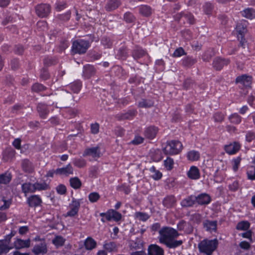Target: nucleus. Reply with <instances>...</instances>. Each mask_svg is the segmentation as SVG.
<instances>
[{"instance_id":"obj_49","label":"nucleus","mask_w":255,"mask_h":255,"mask_svg":"<svg viewBox=\"0 0 255 255\" xmlns=\"http://www.w3.org/2000/svg\"><path fill=\"white\" fill-rule=\"evenodd\" d=\"M174 162L172 158L171 157H168L164 161V165L165 167L168 170H171L173 168Z\"/></svg>"},{"instance_id":"obj_16","label":"nucleus","mask_w":255,"mask_h":255,"mask_svg":"<svg viewBox=\"0 0 255 255\" xmlns=\"http://www.w3.org/2000/svg\"><path fill=\"white\" fill-rule=\"evenodd\" d=\"M247 25L246 21H244L239 22L236 26V32L238 39H240V36H244L245 34L247 32Z\"/></svg>"},{"instance_id":"obj_29","label":"nucleus","mask_w":255,"mask_h":255,"mask_svg":"<svg viewBox=\"0 0 255 255\" xmlns=\"http://www.w3.org/2000/svg\"><path fill=\"white\" fill-rule=\"evenodd\" d=\"M12 178L11 174L6 171L2 174H0V184H7L10 182Z\"/></svg>"},{"instance_id":"obj_43","label":"nucleus","mask_w":255,"mask_h":255,"mask_svg":"<svg viewBox=\"0 0 255 255\" xmlns=\"http://www.w3.org/2000/svg\"><path fill=\"white\" fill-rule=\"evenodd\" d=\"M103 247L107 251L112 252L116 249L117 246L114 242H105L103 245Z\"/></svg>"},{"instance_id":"obj_1","label":"nucleus","mask_w":255,"mask_h":255,"mask_svg":"<svg viewBox=\"0 0 255 255\" xmlns=\"http://www.w3.org/2000/svg\"><path fill=\"white\" fill-rule=\"evenodd\" d=\"M159 241L165 245L167 247L172 249L181 246L183 241L176 240L179 234L175 229L168 227H164L159 231Z\"/></svg>"},{"instance_id":"obj_36","label":"nucleus","mask_w":255,"mask_h":255,"mask_svg":"<svg viewBox=\"0 0 255 255\" xmlns=\"http://www.w3.org/2000/svg\"><path fill=\"white\" fill-rule=\"evenodd\" d=\"M71 186L75 189L80 188L82 183L81 180L77 177L71 178L69 180Z\"/></svg>"},{"instance_id":"obj_24","label":"nucleus","mask_w":255,"mask_h":255,"mask_svg":"<svg viewBox=\"0 0 255 255\" xmlns=\"http://www.w3.org/2000/svg\"><path fill=\"white\" fill-rule=\"evenodd\" d=\"M176 202L175 197L173 195L166 196L163 200L162 204L164 207L169 208L175 204Z\"/></svg>"},{"instance_id":"obj_63","label":"nucleus","mask_w":255,"mask_h":255,"mask_svg":"<svg viewBox=\"0 0 255 255\" xmlns=\"http://www.w3.org/2000/svg\"><path fill=\"white\" fill-rule=\"evenodd\" d=\"M246 141L248 142H251L253 140L255 139V132L253 131H249L247 132L246 135Z\"/></svg>"},{"instance_id":"obj_44","label":"nucleus","mask_w":255,"mask_h":255,"mask_svg":"<svg viewBox=\"0 0 255 255\" xmlns=\"http://www.w3.org/2000/svg\"><path fill=\"white\" fill-rule=\"evenodd\" d=\"M229 120L233 124H239L241 122L242 118L238 114L235 113L229 117Z\"/></svg>"},{"instance_id":"obj_33","label":"nucleus","mask_w":255,"mask_h":255,"mask_svg":"<svg viewBox=\"0 0 255 255\" xmlns=\"http://www.w3.org/2000/svg\"><path fill=\"white\" fill-rule=\"evenodd\" d=\"M152 12V8L148 5H142L139 7V13L144 16H149Z\"/></svg>"},{"instance_id":"obj_38","label":"nucleus","mask_w":255,"mask_h":255,"mask_svg":"<svg viewBox=\"0 0 255 255\" xmlns=\"http://www.w3.org/2000/svg\"><path fill=\"white\" fill-rule=\"evenodd\" d=\"M22 190L24 193L34 192V184L30 183H25L22 185Z\"/></svg>"},{"instance_id":"obj_7","label":"nucleus","mask_w":255,"mask_h":255,"mask_svg":"<svg viewBox=\"0 0 255 255\" xmlns=\"http://www.w3.org/2000/svg\"><path fill=\"white\" fill-rule=\"evenodd\" d=\"M55 174L60 176H68L73 174V168L69 163L66 167L56 169L55 170Z\"/></svg>"},{"instance_id":"obj_46","label":"nucleus","mask_w":255,"mask_h":255,"mask_svg":"<svg viewBox=\"0 0 255 255\" xmlns=\"http://www.w3.org/2000/svg\"><path fill=\"white\" fill-rule=\"evenodd\" d=\"M34 184V192H35L36 190L40 191V190H47L48 188V185L45 183H39V182H36Z\"/></svg>"},{"instance_id":"obj_61","label":"nucleus","mask_w":255,"mask_h":255,"mask_svg":"<svg viewBox=\"0 0 255 255\" xmlns=\"http://www.w3.org/2000/svg\"><path fill=\"white\" fill-rule=\"evenodd\" d=\"M151 171H153V174L151 175L152 177L155 180H158L162 177V173L158 170H155L154 167H152L150 168Z\"/></svg>"},{"instance_id":"obj_64","label":"nucleus","mask_w":255,"mask_h":255,"mask_svg":"<svg viewBox=\"0 0 255 255\" xmlns=\"http://www.w3.org/2000/svg\"><path fill=\"white\" fill-rule=\"evenodd\" d=\"M139 241L137 242L136 241H131L129 243V248L130 250H137L140 248Z\"/></svg>"},{"instance_id":"obj_22","label":"nucleus","mask_w":255,"mask_h":255,"mask_svg":"<svg viewBox=\"0 0 255 255\" xmlns=\"http://www.w3.org/2000/svg\"><path fill=\"white\" fill-rule=\"evenodd\" d=\"M95 68L90 65H87L84 67L83 73V76L87 79H89L95 74Z\"/></svg>"},{"instance_id":"obj_19","label":"nucleus","mask_w":255,"mask_h":255,"mask_svg":"<svg viewBox=\"0 0 255 255\" xmlns=\"http://www.w3.org/2000/svg\"><path fill=\"white\" fill-rule=\"evenodd\" d=\"M158 131V128L154 126L147 128L144 130V135L149 139L154 138Z\"/></svg>"},{"instance_id":"obj_15","label":"nucleus","mask_w":255,"mask_h":255,"mask_svg":"<svg viewBox=\"0 0 255 255\" xmlns=\"http://www.w3.org/2000/svg\"><path fill=\"white\" fill-rule=\"evenodd\" d=\"M148 255H163V250L156 245H151L148 249Z\"/></svg>"},{"instance_id":"obj_37","label":"nucleus","mask_w":255,"mask_h":255,"mask_svg":"<svg viewBox=\"0 0 255 255\" xmlns=\"http://www.w3.org/2000/svg\"><path fill=\"white\" fill-rule=\"evenodd\" d=\"M21 166L23 170L26 172L30 173L33 171L32 165L27 159H24L22 161Z\"/></svg>"},{"instance_id":"obj_31","label":"nucleus","mask_w":255,"mask_h":255,"mask_svg":"<svg viewBox=\"0 0 255 255\" xmlns=\"http://www.w3.org/2000/svg\"><path fill=\"white\" fill-rule=\"evenodd\" d=\"M197 62V59L191 56H187L182 59L183 66L190 67Z\"/></svg>"},{"instance_id":"obj_23","label":"nucleus","mask_w":255,"mask_h":255,"mask_svg":"<svg viewBox=\"0 0 255 255\" xmlns=\"http://www.w3.org/2000/svg\"><path fill=\"white\" fill-rule=\"evenodd\" d=\"M177 228L179 231H183L185 233H191L193 231L192 227L184 221L179 222L177 224Z\"/></svg>"},{"instance_id":"obj_13","label":"nucleus","mask_w":255,"mask_h":255,"mask_svg":"<svg viewBox=\"0 0 255 255\" xmlns=\"http://www.w3.org/2000/svg\"><path fill=\"white\" fill-rule=\"evenodd\" d=\"M27 203L31 207H36L41 205L42 200L38 195H32L27 199Z\"/></svg>"},{"instance_id":"obj_34","label":"nucleus","mask_w":255,"mask_h":255,"mask_svg":"<svg viewBox=\"0 0 255 255\" xmlns=\"http://www.w3.org/2000/svg\"><path fill=\"white\" fill-rule=\"evenodd\" d=\"M69 87L74 93H78L82 87L81 82L80 81H74L69 85Z\"/></svg>"},{"instance_id":"obj_5","label":"nucleus","mask_w":255,"mask_h":255,"mask_svg":"<svg viewBox=\"0 0 255 255\" xmlns=\"http://www.w3.org/2000/svg\"><path fill=\"white\" fill-rule=\"evenodd\" d=\"M36 14L41 17H46L51 11V7L48 4H40L35 7Z\"/></svg>"},{"instance_id":"obj_2","label":"nucleus","mask_w":255,"mask_h":255,"mask_svg":"<svg viewBox=\"0 0 255 255\" xmlns=\"http://www.w3.org/2000/svg\"><path fill=\"white\" fill-rule=\"evenodd\" d=\"M218 245V240L205 239L201 241L198 246L200 253L205 255H211Z\"/></svg>"},{"instance_id":"obj_39","label":"nucleus","mask_w":255,"mask_h":255,"mask_svg":"<svg viewBox=\"0 0 255 255\" xmlns=\"http://www.w3.org/2000/svg\"><path fill=\"white\" fill-rule=\"evenodd\" d=\"M11 248L6 244L5 241L0 240V255L7 254Z\"/></svg>"},{"instance_id":"obj_55","label":"nucleus","mask_w":255,"mask_h":255,"mask_svg":"<svg viewBox=\"0 0 255 255\" xmlns=\"http://www.w3.org/2000/svg\"><path fill=\"white\" fill-rule=\"evenodd\" d=\"M31 89L33 92H39L45 90L46 87L39 83H35L32 86Z\"/></svg>"},{"instance_id":"obj_32","label":"nucleus","mask_w":255,"mask_h":255,"mask_svg":"<svg viewBox=\"0 0 255 255\" xmlns=\"http://www.w3.org/2000/svg\"><path fill=\"white\" fill-rule=\"evenodd\" d=\"M200 154L197 151L193 150L189 151L187 154V157L189 160L194 161L199 159Z\"/></svg>"},{"instance_id":"obj_57","label":"nucleus","mask_w":255,"mask_h":255,"mask_svg":"<svg viewBox=\"0 0 255 255\" xmlns=\"http://www.w3.org/2000/svg\"><path fill=\"white\" fill-rule=\"evenodd\" d=\"M135 216L137 218H138L139 220L142 221H146L148 219L149 216L148 215L145 213L142 212H136L135 213Z\"/></svg>"},{"instance_id":"obj_25","label":"nucleus","mask_w":255,"mask_h":255,"mask_svg":"<svg viewBox=\"0 0 255 255\" xmlns=\"http://www.w3.org/2000/svg\"><path fill=\"white\" fill-rule=\"evenodd\" d=\"M37 110L40 117L43 119L46 118L49 113L47 106L42 103H40L37 105Z\"/></svg>"},{"instance_id":"obj_59","label":"nucleus","mask_w":255,"mask_h":255,"mask_svg":"<svg viewBox=\"0 0 255 255\" xmlns=\"http://www.w3.org/2000/svg\"><path fill=\"white\" fill-rule=\"evenodd\" d=\"M213 56V53L212 50H209L206 51L202 56V59L204 61H209L212 56Z\"/></svg>"},{"instance_id":"obj_47","label":"nucleus","mask_w":255,"mask_h":255,"mask_svg":"<svg viewBox=\"0 0 255 255\" xmlns=\"http://www.w3.org/2000/svg\"><path fill=\"white\" fill-rule=\"evenodd\" d=\"M73 163L75 166L78 168L84 167L86 165V160L83 158H74Z\"/></svg>"},{"instance_id":"obj_42","label":"nucleus","mask_w":255,"mask_h":255,"mask_svg":"<svg viewBox=\"0 0 255 255\" xmlns=\"http://www.w3.org/2000/svg\"><path fill=\"white\" fill-rule=\"evenodd\" d=\"M118 58L126 59L128 56V52L126 47L122 46L119 50L117 54Z\"/></svg>"},{"instance_id":"obj_45","label":"nucleus","mask_w":255,"mask_h":255,"mask_svg":"<svg viewBox=\"0 0 255 255\" xmlns=\"http://www.w3.org/2000/svg\"><path fill=\"white\" fill-rule=\"evenodd\" d=\"M182 16L184 17L183 20L184 22L186 20L190 24H193L194 23V18L193 15L191 13L188 12H184V13H183Z\"/></svg>"},{"instance_id":"obj_10","label":"nucleus","mask_w":255,"mask_h":255,"mask_svg":"<svg viewBox=\"0 0 255 255\" xmlns=\"http://www.w3.org/2000/svg\"><path fill=\"white\" fill-rule=\"evenodd\" d=\"M236 82L238 84H240L241 86L247 87H250L252 84V77L247 75H243L238 76L236 80Z\"/></svg>"},{"instance_id":"obj_50","label":"nucleus","mask_w":255,"mask_h":255,"mask_svg":"<svg viewBox=\"0 0 255 255\" xmlns=\"http://www.w3.org/2000/svg\"><path fill=\"white\" fill-rule=\"evenodd\" d=\"M250 228V223L247 221H243L239 223L237 225L238 230H247Z\"/></svg>"},{"instance_id":"obj_53","label":"nucleus","mask_w":255,"mask_h":255,"mask_svg":"<svg viewBox=\"0 0 255 255\" xmlns=\"http://www.w3.org/2000/svg\"><path fill=\"white\" fill-rule=\"evenodd\" d=\"M89 201L92 203L97 202L100 198L99 194L97 192L91 193L88 196Z\"/></svg>"},{"instance_id":"obj_14","label":"nucleus","mask_w":255,"mask_h":255,"mask_svg":"<svg viewBox=\"0 0 255 255\" xmlns=\"http://www.w3.org/2000/svg\"><path fill=\"white\" fill-rule=\"evenodd\" d=\"M47 251L46 245L44 242H42L39 244L36 245L32 250V252L36 255L45 254Z\"/></svg>"},{"instance_id":"obj_18","label":"nucleus","mask_w":255,"mask_h":255,"mask_svg":"<svg viewBox=\"0 0 255 255\" xmlns=\"http://www.w3.org/2000/svg\"><path fill=\"white\" fill-rule=\"evenodd\" d=\"M121 4L120 0H109L105 8L107 11H111L117 9Z\"/></svg>"},{"instance_id":"obj_41","label":"nucleus","mask_w":255,"mask_h":255,"mask_svg":"<svg viewBox=\"0 0 255 255\" xmlns=\"http://www.w3.org/2000/svg\"><path fill=\"white\" fill-rule=\"evenodd\" d=\"M146 54L145 51L140 48H136L134 50L132 56L135 59H139Z\"/></svg>"},{"instance_id":"obj_40","label":"nucleus","mask_w":255,"mask_h":255,"mask_svg":"<svg viewBox=\"0 0 255 255\" xmlns=\"http://www.w3.org/2000/svg\"><path fill=\"white\" fill-rule=\"evenodd\" d=\"M65 239L62 236H57L52 240V243L57 247L63 246L65 243Z\"/></svg>"},{"instance_id":"obj_35","label":"nucleus","mask_w":255,"mask_h":255,"mask_svg":"<svg viewBox=\"0 0 255 255\" xmlns=\"http://www.w3.org/2000/svg\"><path fill=\"white\" fill-rule=\"evenodd\" d=\"M241 13L242 15L247 18L253 19L255 17V10L252 8L245 9Z\"/></svg>"},{"instance_id":"obj_51","label":"nucleus","mask_w":255,"mask_h":255,"mask_svg":"<svg viewBox=\"0 0 255 255\" xmlns=\"http://www.w3.org/2000/svg\"><path fill=\"white\" fill-rule=\"evenodd\" d=\"M136 114V112L134 110L129 111L127 113L122 114L121 116V119H130L134 117Z\"/></svg>"},{"instance_id":"obj_3","label":"nucleus","mask_w":255,"mask_h":255,"mask_svg":"<svg viewBox=\"0 0 255 255\" xmlns=\"http://www.w3.org/2000/svg\"><path fill=\"white\" fill-rule=\"evenodd\" d=\"M182 144L177 140L168 141L163 148L165 154L175 155L180 153L182 149Z\"/></svg>"},{"instance_id":"obj_6","label":"nucleus","mask_w":255,"mask_h":255,"mask_svg":"<svg viewBox=\"0 0 255 255\" xmlns=\"http://www.w3.org/2000/svg\"><path fill=\"white\" fill-rule=\"evenodd\" d=\"M80 206V203L79 201L73 200L69 205L70 210L65 215V217H74L78 214Z\"/></svg>"},{"instance_id":"obj_27","label":"nucleus","mask_w":255,"mask_h":255,"mask_svg":"<svg viewBox=\"0 0 255 255\" xmlns=\"http://www.w3.org/2000/svg\"><path fill=\"white\" fill-rule=\"evenodd\" d=\"M217 222L216 221L206 220L204 223V227L209 232H215L217 229Z\"/></svg>"},{"instance_id":"obj_48","label":"nucleus","mask_w":255,"mask_h":255,"mask_svg":"<svg viewBox=\"0 0 255 255\" xmlns=\"http://www.w3.org/2000/svg\"><path fill=\"white\" fill-rule=\"evenodd\" d=\"M101 44L105 47L106 48H110L112 47L113 45V42L110 39V38L107 36H104L101 40Z\"/></svg>"},{"instance_id":"obj_60","label":"nucleus","mask_w":255,"mask_h":255,"mask_svg":"<svg viewBox=\"0 0 255 255\" xmlns=\"http://www.w3.org/2000/svg\"><path fill=\"white\" fill-rule=\"evenodd\" d=\"M186 55V52L182 47L176 49L172 54L174 57H179L182 55Z\"/></svg>"},{"instance_id":"obj_30","label":"nucleus","mask_w":255,"mask_h":255,"mask_svg":"<svg viewBox=\"0 0 255 255\" xmlns=\"http://www.w3.org/2000/svg\"><path fill=\"white\" fill-rule=\"evenodd\" d=\"M154 102L149 99H141L138 103V107L142 108H149L153 107Z\"/></svg>"},{"instance_id":"obj_9","label":"nucleus","mask_w":255,"mask_h":255,"mask_svg":"<svg viewBox=\"0 0 255 255\" xmlns=\"http://www.w3.org/2000/svg\"><path fill=\"white\" fill-rule=\"evenodd\" d=\"M83 156H91L94 158H99L101 156L99 147H93L86 148L83 154Z\"/></svg>"},{"instance_id":"obj_58","label":"nucleus","mask_w":255,"mask_h":255,"mask_svg":"<svg viewBox=\"0 0 255 255\" xmlns=\"http://www.w3.org/2000/svg\"><path fill=\"white\" fill-rule=\"evenodd\" d=\"M248 178L251 180L255 179V167L252 166L250 167L247 171Z\"/></svg>"},{"instance_id":"obj_20","label":"nucleus","mask_w":255,"mask_h":255,"mask_svg":"<svg viewBox=\"0 0 255 255\" xmlns=\"http://www.w3.org/2000/svg\"><path fill=\"white\" fill-rule=\"evenodd\" d=\"M187 175L188 177L191 179H198L200 177L199 169L196 166H191L189 170L188 171Z\"/></svg>"},{"instance_id":"obj_52","label":"nucleus","mask_w":255,"mask_h":255,"mask_svg":"<svg viewBox=\"0 0 255 255\" xmlns=\"http://www.w3.org/2000/svg\"><path fill=\"white\" fill-rule=\"evenodd\" d=\"M124 20L128 23H132L135 21V18L130 12H127L124 16Z\"/></svg>"},{"instance_id":"obj_12","label":"nucleus","mask_w":255,"mask_h":255,"mask_svg":"<svg viewBox=\"0 0 255 255\" xmlns=\"http://www.w3.org/2000/svg\"><path fill=\"white\" fill-rule=\"evenodd\" d=\"M211 202L210 196L206 193L201 194L196 196V202L199 205H207Z\"/></svg>"},{"instance_id":"obj_56","label":"nucleus","mask_w":255,"mask_h":255,"mask_svg":"<svg viewBox=\"0 0 255 255\" xmlns=\"http://www.w3.org/2000/svg\"><path fill=\"white\" fill-rule=\"evenodd\" d=\"M241 161V158L240 157H237L234 158L232 161L233 169L234 171H237L239 168L240 162Z\"/></svg>"},{"instance_id":"obj_26","label":"nucleus","mask_w":255,"mask_h":255,"mask_svg":"<svg viewBox=\"0 0 255 255\" xmlns=\"http://www.w3.org/2000/svg\"><path fill=\"white\" fill-rule=\"evenodd\" d=\"M14 247L17 249L28 248L30 246V240H22L17 239L14 243Z\"/></svg>"},{"instance_id":"obj_11","label":"nucleus","mask_w":255,"mask_h":255,"mask_svg":"<svg viewBox=\"0 0 255 255\" xmlns=\"http://www.w3.org/2000/svg\"><path fill=\"white\" fill-rule=\"evenodd\" d=\"M241 145L238 142L233 143L225 146V150L229 154H234L238 152L240 149Z\"/></svg>"},{"instance_id":"obj_21","label":"nucleus","mask_w":255,"mask_h":255,"mask_svg":"<svg viewBox=\"0 0 255 255\" xmlns=\"http://www.w3.org/2000/svg\"><path fill=\"white\" fill-rule=\"evenodd\" d=\"M122 218V214L113 209L108 211L107 220L111 221L113 219L115 221H119Z\"/></svg>"},{"instance_id":"obj_28","label":"nucleus","mask_w":255,"mask_h":255,"mask_svg":"<svg viewBox=\"0 0 255 255\" xmlns=\"http://www.w3.org/2000/svg\"><path fill=\"white\" fill-rule=\"evenodd\" d=\"M84 246L87 250H92L96 248L97 242L91 237H88L84 242Z\"/></svg>"},{"instance_id":"obj_62","label":"nucleus","mask_w":255,"mask_h":255,"mask_svg":"<svg viewBox=\"0 0 255 255\" xmlns=\"http://www.w3.org/2000/svg\"><path fill=\"white\" fill-rule=\"evenodd\" d=\"M2 201L3 202V205L0 207V210H5L7 209L11 204V201L10 200H6L4 198H2Z\"/></svg>"},{"instance_id":"obj_17","label":"nucleus","mask_w":255,"mask_h":255,"mask_svg":"<svg viewBox=\"0 0 255 255\" xmlns=\"http://www.w3.org/2000/svg\"><path fill=\"white\" fill-rule=\"evenodd\" d=\"M196 203V196L191 195L188 196L186 198L183 199L180 203V204L183 207H192Z\"/></svg>"},{"instance_id":"obj_4","label":"nucleus","mask_w":255,"mask_h":255,"mask_svg":"<svg viewBox=\"0 0 255 255\" xmlns=\"http://www.w3.org/2000/svg\"><path fill=\"white\" fill-rule=\"evenodd\" d=\"M90 46L89 41L82 39L76 40L73 43L72 51L74 53H85Z\"/></svg>"},{"instance_id":"obj_54","label":"nucleus","mask_w":255,"mask_h":255,"mask_svg":"<svg viewBox=\"0 0 255 255\" xmlns=\"http://www.w3.org/2000/svg\"><path fill=\"white\" fill-rule=\"evenodd\" d=\"M203 9L206 14H211L213 9V6L210 2H206L203 6Z\"/></svg>"},{"instance_id":"obj_8","label":"nucleus","mask_w":255,"mask_h":255,"mask_svg":"<svg viewBox=\"0 0 255 255\" xmlns=\"http://www.w3.org/2000/svg\"><path fill=\"white\" fill-rule=\"evenodd\" d=\"M229 63V59L218 57L214 59L213 66L216 70H221L224 66L227 65Z\"/></svg>"}]
</instances>
